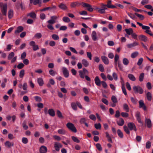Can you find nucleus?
<instances>
[{"label": "nucleus", "instance_id": "1", "mask_svg": "<svg viewBox=\"0 0 153 153\" xmlns=\"http://www.w3.org/2000/svg\"><path fill=\"white\" fill-rule=\"evenodd\" d=\"M133 88L135 93L142 94L143 93V89L139 85L134 86Z\"/></svg>", "mask_w": 153, "mask_h": 153}, {"label": "nucleus", "instance_id": "2", "mask_svg": "<svg viewBox=\"0 0 153 153\" xmlns=\"http://www.w3.org/2000/svg\"><path fill=\"white\" fill-rule=\"evenodd\" d=\"M66 126L68 128L72 131L74 133L76 132V129L73 123L70 122L66 124Z\"/></svg>", "mask_w": 153, "mask_h": 153}, {"label": "nucleus", "instance_id": "3", "mask_svg": "<svg viewBox=\"0 0 153 153\" xmlns=\"http://www.w3.org/2000/svg\"><path fill=\"white\" fill-rule=\"evenodd\" d=\"M0 7L1 9V12L5 16L7 15V5L6 4H4L1 3Z\"/></svg>", "mask_w": 153, "mask_h": 153}, {"label": "nucleus", "instance_id": "4", "mask_svg": "<svg viewBox=\"0 0 153 153\" xmlns=\"http://www.w3.org/2000/svg\"><path fill=\"white\" fill-rule=\"evenodd\" d=\"M139 45V43L136 42L134 41L133 42L131 43L128 44L126 46L128 48L131 49L136 46Z\"/></svg>", "mask_w": 153, "mask_h": 153}, {"label": "nucleus", "instance_id": "5", "mask_svg": "<svg viewBox=\"0 0 153 153\" xmlns=\"http://www.w3.org/2000/svg\"><path fill=\"white\" fill-rule=\"evenodd\" d=\"M59 17L54 16L51 17V19L47 21V23L50 24H53L56 22V20Z\"/></svg>", "mask_w": 153, "mask_h": 153}, {"label": "nucleus", "instance_id": "6", "mask_svg": "<svg viewBox=\"0 0 153 153\" xmlns=\"http://www.w3.org/2000/svg\"><path fill=\"white\" fill-rule=\"evenodd\" d=\"M128 126L130 130H134L135 131H137V128L135 124L133 123L130 122L128 123Z\"/></svg>", "mask_w": 153, "mask_h": 153}, {"label": "nucleus", "instance_id": "7", "mask_svg": "<svg viewBox=\"0 0 153 153\" xmlns=\"http://www.w3.org/2000/svg\"><path fill=\"white\" fill-rule=\"evenodd\" d=\"M35 44V42L33 41H31L29 43L30 45L33 47V49L34 51H36L39 49L38 45H36Z\"/></svg>", "mask_w": 153, "mask_h": 153}, {"label": "nucleus", "instance_id": "8", "mask_svg": "<svg viewBox=\"0 0 153 153\" xmlns=\"http://www.w3.org/2000/svg\"><path fill=\"white\" fill-rule=\"evenodd\" d=\"M82 5L84 7L86 8L87 10L90 12L93 11V9L90 4L86 3H82Z\"/></svg>", "mask_w": 153, "mask_h": 153}, {"label": "nucleus", "instance_id": "9", "mask_svg": "<svg viewBox=\"0 0 153 153\" xmlns=\"http://www.w3.org/2000/svg\"><path fill=\"white\" fill-rule=\"evenodd\" d=\"M62 71L64 76L66 78L68 77L69 76V72L67 68L65 67H63L62 68Z\"/></svg>", "mask_w": 153, "mask_h": 153}, {"label": "nucleus", "instance_id": "10", "mask_svg": "<svg viewBox=\"0 0 153 153\" xmlns=\"http://www.w3.org/2000/svg\"><path fill=\"white\" fill-rule=\"evenodd\" d=\"M54 148L57 151H59L60 150V148L62 147V145L59 142H55L54 145Z\"/></svg>", "mask_w": 153, "mask_h": 153}, {"label": "nucleus", "instance_id": "11", "mask_svg": "<svg viewBox=\"0 0 153 153\" xmlns=\"http://www.w3.org/2000/svg\"><path fill=\"white\" fill-rule=\"evenodd\" d=\"M139 108H143L144 111L146 110V107L143 101L142 100H140L139 101Z\"/></svg>", "mask_w": 153, "mask_h": 153}, {"label": "nucleus", "instance_id": "12", "mask_svg": "<svg viewBox=\"0 0 153 153\" xmlns=\"http://www.w3.org/2000/svg\"><path fill=\"white\" fill-rule=\"evenodd\" d=\"M135 117L138 122L143 124V123L142 122L141 120V117L140 113L139 112H137L136 113Z\"/></svg>", "mask_w": 153, "mask_h": 153}, {"label": "nucleus", "instance_id": "13", "mask_svg": "<svg viewBox=\"0 0 153 153\" xmlns=\"http://www.w3.org/2000/svg\"><path fill=\"white\" fill-rule=\"evenodd\" d=\"M102 62L105 65H108L109 62L108 58L105 56H102L101 57Z\"/></svg>", "mask_w": 153, "mask_h": 153}, {"label": "nucleus", "instance_id": "14", "mask_svg": "<svg viewBox=\"0 0 153 153\" xmlns=\"http://www.w3.org/2000/svg\"><path fill=\"white\" fill-rule=\"evenodd\" d=\"M58 7L60 9L63 10H66L68 9L66 5L63 3H60L58 5Z\"/></svg>", "mask_w": 153, "mask_h": 153}, {"label": "nucleus", "instance_id": "15", "mask_svg": "<svg viewBox=\"0 0 153 153\" xmlns=\"http://www.w3.org/2000/svg\"><path fill=\"white\" fill-rule=\"evenodd\" d=\"M91 36L92 39L94 41H95L98 39L97 37L96 32L95 31H92Z\"/></svg>", "mask_w": 153, "mask_h": 153}, {"label": "nucleus", "instance_id": "16", "mask_svg": "<svg viewBox=\"0 0 153 153\" xmlns=\"http://www.w3.org/2000/svg\"><path fill=\"white\" fill-rule=\"evenodd\" d=\"M124 120L121 118H120L117 120V124L119 126H123L124 123Z\"/></svg>", "mask_w": 153, "mask_h": 153}, {"label": "nucleus", "instance_id": "17", "mask_svg": "<svg viewBox=\"0 0 153 153\" xmlns=\"http://www.w3.org/2000/svg\"><path fill=\"white\" fill-rule=\"evenodd\" d=\"M139 38L140 40L144 42H146L148 40L147 37L145 35H140L139 36Z\"/></svg>", "mask_w": 153, "mask_h": 153}, {"label": "nucleus", "instance_id": "18", "mask_svg": "<svg viewBox=\"0 0 153 153\" xmlns=\"http://www.w3.org/2000/svg\"><path fill=\"white\" fill-rule=\"evenodd\" d=\"M47 151V148L45 146H41L40 148V153H46Z\"/></svg>", "mask_w": 153, "mask_h": 153}, {"label": "nucleus", "instance_id": "19", "mask_svg": "<svg viewBox=\"0 0 153 153\" xmlns=\"http://www.w3.org/2000/svg\"><path fill=\"white\" fill-rule=\"evenodd\" d=\"M94 81L96 84L98 86H100L101 82L100 81L98 76H96L95 77Z\"/></svg>", "mask_w": 153, "mask_h": 153}, {"label": "nucleus", "instance_id": "20", "mask_svg": "<svg viewBox=\"0 0 153 153\" xmlns=\"http://www.w3.org/2000/svg\"><path fill=\"white\" fill-rule=\"evenodd\" d=\"M82 65L85 67H87L89 65V63L87 60L85 59H82Z\"/></svg>", "mask_w": 153, "mask_h": 153}, {"label": "nucleus", "instance_id": "21", "mask_svg": "<svg viewBox=\"0 0 153 153\" xmlns=\"http://www.w3.org/2000/svg\"><path fill=\"white\" fill-rule=\"evenodd\" d=\"M5 146L8 148H10L11 146H14V143H11L9 141H7L4 143Z\"/></svg>", "mask_w": 153, "mask_h": 153}, {"label": "nucleus", "instance_id": "22", "mask_svg": "<svg viewBox=\"0 0 153 153\" xmlns=\"http://www.w3.org/2000/svg\"><path fill=\"white\" fill-rule=\"evenodd\" d=\"M145 123L148 128H150L152 126L151 122L150 119H146Z\"/></svg>", "mask_w": 153, "mask_h": 153}, {"label": "nucleus", "instance_id": "23", "mask_svg": "<svg viewBox=\"0 0 153 153\" xmlns=\"http://www.w3.org/2000/svg\"><path fill=\"white\" fill-rule=\"evenodd\" d=\"M37 82L40 86H42L44 84L43 79L41 77L39 78L37 80Z\"/></svg>", "mask_w": 153, "mask_h": 153}, {"label": "nucleus", "instance_id": "24", "mask_svg": "<svg viewBox=\"0 0 153 153\" xmlns=\"http://www.w3.org/2000/svg\"><path fill=\"white\" fill-rule=\"evenodd\" d=\"M106 5L107 7L108 8H116V7L115 6L111 5V1L110 0L108 1L107 4Z\"/></svg>", "mask_w": 153, "mask_h": 153}, {"label": "nucleus", "instance_id": "25", "mask_svg": "<svg viewBox=\"0 0 153 153\" xmlns=\"http://www.w3.org/2000/svg\"><path fill=\"white\" fill-rule=\"evenodd\" d=\"M23 30V28L22 27L19 26L18 27L15 31V33L16 34H18L19 33L21 32Z\"/></svg>", "mask_w": 153, "mask_h": 153}, {"label": "nucleus", "instance_id": "26", "mask_svg": "<svg viewBox=\"0 0 153 153\" xmlns=\"http://www.w3.org/2000/svg\"><path fill=\"white\" fill-rule=\"evenodd\" d=\"M48 113L52 117H54L55 115V111L52 109H49L48 110Z\"/></svg>", "mask_w": 153, "mask_h": 153}, {"label": "nucleus", "instance_id": "27", "mask_svg": "<svg viewBox=\"0 0 153 153\" xmlns=\"http://www.w3.org/2000/svg\"><path fill=\"white\" fill-rule=\"evenodd\" d=\"M128 76L129 79L132 81H135L136 80L135 77L132 74H129Z\"/></svg>", "mask_w": 153, "mask_h": 153}, {"label": "nucleus", "instance_id": "28", "mask_svg": "<svg viewBox=\"0 0 153 153\" xmlns=\"http://www.w3.org/2000/svg\"><path fill=\"white\" fill-rule=\"evenodd\" d=\"M71 106L72 109L74 110H77V104L76 102H73L71 104Z\"/></svg>", "mask_w": 153, "mask_h": 153}, {"label": "nucleus", "instance_id": "29", "mask_svg": "<svg viewBox=\"0 0 153 153\" xmlns=\"http://www.w3.org/2000/svg\"><path fill=\"white\" fill-rule=\"evenodd\" d=\"M125 31L128 35H131L133 32V31L131 28L126 29H125Z\"/></svg>", "mask_w": 153, "mask_h": 153}, {"label": "nucleus", "instance_id": "30", "mask_svg": "<svg viewBox=\"0 0 153 153\" xmlns=\"http://www.w3.org/2000/svg\"><path fill=\"white\" fill-rule=\"evenodd\" d=\"M138 54L139 53L137 51H135L131 54V56L132 58H134L138 55Z\"/></svg>", "mask_w": 153, "mask_h": 153}, {"label": "nucleus", "instance_id": "31", "mask_svg": "<svg viewBox=\"0 0 153 153\" xmlns=\"http://www.w3.org/2000/svg\"><path fill=\"white\" fill-rule=\"evenodd\" d=\"M66 132L65 130L63 129H59L58 130V133L61 134H65Z\"/></svg>", "mask_w": 153, "mask_h": 153}, {"label": "nucleus", "instance_id": "32", "mask_svg": "<svg viewBox=\"0 0 153 153\" xmlns=\"http://www.w3.org/2000/svg\"><path fill=\"white\" fill-rule=\"evenodd\" d=\"M123 109L127 112L129 111V108L127 104L125 103L123 105Z\"/></svg>", "mask_w": 153, "mask_h": 153}, {"label": "nucleus", "instance_id": "33", "mask_svg": "<svg viewBox=\"0 0 153 153\" xmlns=\"http://www.w3.org/2000/svg\"><path fill=\"white\" fill-rule=\"evenodd\" d=\"M27 16H30V17H31L32 18L34 19L36 17V14L34 12H31L27 14Z\"/></svg>", "mask_w": 153, "mask_h": 153}, {"label": "nucleus", "instance_id": "34", "mask_svg": "<svg viewBox=\"0 0 153 153\" xmlns=\"http://www.w3.org/2000/svg\"><path fill=\"white\" fill-rule=\"evenodd\" d=\"M122 89L123 94L125 95H127V93L124 83H123L122 85Z\"/></svg>", "mask_w": 153, "mask_h": 153}, {"label": "nucleus", "instance_id": "35", "mask_svg": "<svg viewBox=\"0 0 153 153\" xmlns=\"http://www.w3.org/2000/svg\"><path fill=\"white\" fill-rule=\"evenodd\" d=\"M119 59V56L117 54H116L115 55L114 58V63H115V64H117V62H118V61H118Z\"/></svg>", "mask_w": 153, "mask_h": 153}, {"label": "nucleus", "instance_id": "36", "mask_svg": "<svg viewBox=\"0 0 153 153\" xmlns=\"http://www.w3.org/2000/svg\"><path fill=\"white\" fill-rule=\"evenodd\" d=\"M52 39L55 40H58L59 37V36L56 34H53L51 35Z\"/></svg>", "mask_w": 153, "mask_h": 153}, {"label": "nucleus", "instance_id": "37", "mask_svg": "<svg viewBox=\"0 0 153 153\" xmlns=\"http://www.w3.org/2000/svg\"><path fill=\"white\" fill-rule=\"evenodd\" d=\"M123 62L124 65H127L129 63V61L127 59L124 58L123 60Z\"/></svg>", "mask_w": 153, "mask_h": 153}, {"label": "nucleus", "instance_id": "38", "mask_svg": "<svg viewBox=\"0 0 153 153\" xmlns=\"http://www.w3.org/2000/svg\"><path fill=\"white\" fill-rule=\"evenodd\" d=\"M8 17L9 19L11 18L13 16V12L12 10H10L8 12Z\"/></svg>", "mask_w": 153, "mask_h": 153}, {"label": "nucleus", "instance_id": "39", "mask_svg": "<svg viewBox=\"0 0 153 153\" xmlns=\"http://www.w3.org/2000/svg\"><path fill=\"white\" fill-rule=\"evenodd\" d=\"M146 97L147 100L149 101H151L152 99V94L150 92H148L146 94Z\"/></svg>", "mask_w": 153, "mask_h": 153}, {"label": "nucleus", "instance_id": "40", "mask_svg": "<svg viewBox=\"0 0 153 153\" xmlns=\"http://www.w3.org/2000/svg\"><path fill=\"white\" fill-rule=\"evenodd\" d=\"M117 133L118 136L121 138H123V134L122 132L120 129H118L117 131Z\"/></svg>", "mask_w": 153, "mask_h": 153}, {"label": "nucleus", "instance_id": "41", "mask_svg": "<svg viewBox=\"0 0 153 153\" xmlns=\"http://www.w3.org/2000/svg\"><path fill=\"white\" fill-rule=\"evenodd\" d=\"M25 75V70L23 69L21 70L19 72V76L20 78H23Z\"/></svg>", "mask_w": 153, "mask_h": 153}, {"label": "nucleus", "instance_id": "42", "mask_svg": "<svg viewBox=\"0 0 153 153\" xmlns=\"http://www.w3.org/2000/svg\"><path fill=\"white\" fill-rule=\"evenodd\" d=\"M63 21L65 22H70V19L67 17H64L62 19Z\"/></svg>", "mask_w": 153, "mask_h": 153}, {"label": "nucleus", "instance_id": "43", "mask_svg": "<svg viewBox=\"0 0 153 153\" xmlns=\"http://www.w3.org/2000/svg\"><path fill=\"white\" fill-rule=\"evenodd\" d=\"M71 138L76 143H79L80 142L78 138L75 136H72Z\"/></svg>", "mask_w": 153, "mask_h": 153}, {"label": "nucleus", "instance_id": "44", "mask_svg": "<svg viewBox=\"0 0 153 153\" xmlns=\"http://www.w3.org/2000/svg\"><path fill=\"white\" fill-rule=\"evenodd\" d=\"M144 73H141L139 76V80L140 82H142L143 80L144 77Z\"/></svg>", "mask_w": 153, "mask_h": 153}, {"label": "nucleus", "instance_id": "45", "mask_svg": "<svg viewBox=\"0 0 153 153\" xmlns=\"http://www.w3.org/2000/svg\"><path fill=\"white\" fill-rule=\"evenodd\" d=\"M116 65H118V67L121 70H122L123 68V66L121 63V62L120 61H118L117 62V64H115Z\"/></svg>", "mask_w": 153, "mask_h": 153}, {"label": "nucleus", "instance_id": "46", "mask_svg": "<svg viewBox=\"0 0 153 153\" xmlns=\"http://www.w3.org/2000/svg\"><path fill=\"white\" fill-rule=\"evenodd\" d=\"M42 35L41 33H36L34 36V37L36 39H40L42 37Z\"/></svg>", "mask_w": 153, "mask_h": 153}, {"label": "nucleus", "instance_id": "47", "mask_svg": "<svg viewBox=\"0 0 153 153\" xmlns=\"http://www.w3.org/2000/svg\"><path fill=\"white\" fill-rule=\"evenodd\" d=\"M49 73L50 75L53 76H54L56 74V72L52 69L49 70Z\"/></svg>", "mask_w": 153, "mask_h": 153}, {"label": "nucleus", "instance_id": "48", "mask_svg": "<svg viewBox=\"0 0 153 153\" xmlns=\"http://www.w3.org/2000/svg\"><path fill=\"white\" fill-rule=\"evenodd\" d=\"M111 100L113 103H117V99L114 96H112Z\"/></svg>", "mask_w": 153, "mask_h": 153}, {"label": "nucleus", "instance_id": "49", "mask_svg": "<svg viewBox=\"0 0 153 153\" xmlns=\"http://www.w3.org/2000/svg\"><path fill=\"white\" fill-rule=\"evenodd\" d=\"M131 100L132 103L134 104H136L137 103V99L133 97H131Z\"/></svg>", "mask_w": 153, "mask_h": 153}, {"label": "nucleus", "instance_id": "50", "mask_svg": "<svg viewBox=\"0 0 153 153\" xmlns=\"http://www.w3.org/2000/svg\"><path fill=\"white\" fill-rule=\"evenodd\" d=\"M99 69L100 71L103 72L104 71V69L103 65L101 64H100L99 65Z\"/></svg>", "mask_w": 153, "mask_h": 153}, {"label": "nucleus", "instance_id": "51", "mask_svg": "<svg viewBox=\"0 0 153 153\" xmlns=\"http://www.w3.org/2000/svg\"><path fill=\"white\" fill-rule=\"evenodd\" d=\"M15 54L13 52H11L9 54L8 57V59H11L12 57H14V56Z\"/></svg>", "mask_w": 153, "mask_h": 153}, {"label": "nucleus", "instance_id": "52", "mask_svg": "<svg viewBox=\"0 0 153 153\" xmlns=\"http://www.w3.org/2000/svg\"><path fill=\"white\" fill-rule=\"evenodd\" d=\"M79 72L80 77L82 79L84 78L85 77V74L83 73V71H79Z\"/></svg>", "mask_w": 153, "mask_h": 153}, {"label": "nucleus", "instance_id": "53", "mask_svg": "<svg viewBox=\"0 0 153 153\" xmlns=\"http://www.w3.org/2000/svg\"><path fill=\"white\" fill-rule=\"evenodd\" d=\"M123 128L124 131L127 134H130L129 131L126 126H124L123 127Z\"/></svg>", "mask_w": 153, "mask_h": 153}, {"label": "nucleus", "instance_id": "54", "mask_svg": "<svg viewBox=\"0 0 153 153\" xmlns=\"http://www.w3.org/2000/svg\"><path fill=\"white\" fill-rule=\"evenodd\" d=\"M35 100L37 102H40L42 101L41 98L38 96H36L34 97Z\"/></svg>", "mask_w": 153, "mask_h": 153}, {"label": "nucleus", "instance_id": "55", "mask_svg": "<svg viewBox=\"0 0 153 153\" xmlns=\"http://www.w3.org/2000/svg\"><path fill=\"white\" fill-rule=\"evenodd\" d=\"M143 59L142 58H140L138 60L137 62V65L138 66H140L143 63Z\"/></svg>", "mask_w": 153, "mask_h": 153}, {"label": "nucleus", "instance_id": "56", "mask_svg": "<svg viewBox=\"0 0 153 153\" xmlns=\"http://www.w3.org/2000/svg\"><path fill=\"white\" fill-rule=\"evenodd\" d=\"M56 112L57 114L58 117L60 118H62L63 117L62 114L60 111L59 110H57Z\"/></svg>", "mask_w": 153, "mask_h": 153}, {"label": "nucleus", "instance_id": "57", "mask_svg": "<svg viewBox=\"0 0 153 153\" xmlns=\"http://www.w3.org/2000/svg\"><path fill=\"white\" fill-rule=\"evenodd\" d=\"M27 88V85L26 82H25L22 85V89L24 90H26Z\"/></svg>", "mask_w": 153, "mask_h": 153}, {"label": "nucleus", "instance_id": "58", "mask_svg": "<svg viewBox=\"0 0 153 153\" xmlns=\"http://www.w3.org/2000/svg\"><path fill=\"white\" fill-rule=\"evenodd\" d=\"M135 14L137 16H138L139 18H140L141 20H142L144 18V16L142 15L138 14L137 13H135Z\"/></svg>", "mask_w": 153, "mask_h": 153}, {"label": "nucleus", "instance_id": "59", "mask_svg": "<svg viewBox=\"0 0 153 153\" xmlns=\"http://www.w3.org/2000/svg\"><path fill=\"white\" fill-rule=\"evenodd\" d=\"M94 126L97 129H100L101 128V125L100 123L95 124Z\"/></svg>", "mask_w": 153, "mask_h": 153}, {"label": "nucleus", "instance_id": "60", "mask_svg": "<svg viewBox=\"0 0 153 153\" xmlns=\"http://www.w3.org/2000/svg\"><path fill=\"white\" fill-rule=\"evenodd\" d=\"M113 79L115 80H117L118 79V76L117 74L115 72L113 73L112 74Z\"/></svg>", "mask_w": 153, "mask_h": 153}, {"label": "nucleus", "instance_id": "61", "mask_svg": "<svg viewBox=\"0 0 153 153\" xmlns=\"http://www.w3.org/2000/svg\"><path fill=\"white\" fill-rule=\"evenodd\" d=\"M22 141L23 143L26 144L28 143V140L27 138L23 137L22 139Z\"/></svg>", "mask_w": 153, "mask_h": 153}, {"label": "nucleus", "instance_id": "62", "mask_svg": "<svg viewBox=\"0 0 153 153\" xmlns=\"http://www.w3.org/2000/svg\"><path fill=\"white\" fill-rule=\"evenodd\" d=\"M24 66V65L22 63H19L17 65V68L19 69H21L23 68Z\"/></svg>", "mask_w": 153, "mask_h": 153}, {"label": "nucleus", "instance_id": "63", "mask_svg": "<svg viewBox=\"0 0 153 153\" xmlns=\"http://www.w3.org/2000/svg\"><path fill=\"white\" fill-rule=\"evenodd\" d=\"M86 53L89 59L90 60H91L92 55L91 52H87Z\"/></svg>", "mask_w": 153, "mask_h": 153}, {"label": "nucleus", "instance_id": "64", "mask_svg": "<svg viewBox=\"0 0 153 153\" xmlns=\"http://www.w3.org/2000/svg\"><path fill=\"white\" fill-rule=\"evenodd\" d=\"M128 15L132 19H134L135 18V16L134 15L131 13H127Z\"/></svg>", "mask_w": 153, "mask_h": 153}]
</instances>
